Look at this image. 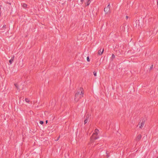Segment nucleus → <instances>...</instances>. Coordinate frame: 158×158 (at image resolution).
I'll return each mask as SVG.
<instances>
[{
  "instance_id": "39448f33",
  "label": "nucleus",
  "mask_w": 158,
  "mask_h": 158,
  "mask_svg": "<svg viewBox=\"0 0 158 158\" xmlns=\"http://www.w3.org/2000/svg\"><path fill=\"white\" fill-rule=\"evenodd\" d=\"M14 56H12L11 59L9 60V62L10 63V64H12L13 61L14 60Z\"/></svg>"
},
{
  "instance_id": "0eeeda50",
  "label": "nucleus",
  "mask_w": 158,
  "mask_h": 158,
  "mask_svg": "<svg viewBox=\"0 0 158 158\" xmlns=\"http://www.w3.org/2000/svg\"><path fill=\"white\" fill-rule=\"evenodd\" d=\"M144 125V122L143 121H142V122L140 123V126L139 127L140 128H142L143 126Z\"/></svg>"
},
{
  "instance_id": "f03ea898",
  "label": "nucleus",
  "mask_w": 158,
  "mask_h": 158,
  "mask_svg": "<svg viewBox=\"0 0 158 158\" xmlns=\"http://www.w3.org/2000/svg\"><path fill=\"white\" fill-rule=\"evenodd\" d=\"M99 138V136L97 135L93 134V135L91 137V140H96L98 139Z\"/></svg>"
},
{
  "instance_id": "5701e85b",
  "label": "nucleus",
  "mask_w": 158,
  "mask_h": 158,
  "mask_svg": "<svg viewBox=\"0 0 158 158\" xmlns=\"http://www.w3.org/2000/svg\"><path fill=\"white\" fill-rule=\"evenodd\" d=\"M59 138H60V137H59L56 140V141L58 140L59 139Z\"/></svg>"
},
{
  "instance_id": "20e7f679",
  "label": "nucleus",
  "mask_w": 158,
  "mask_h": 158,
  "mask_svg": "<svg viewBox=\"0 0 158 158\" xmlns=\"http://www.w3.org/2000/svg\"><path fill=\"white\" fill-rule=\"evenodd\" d=\"M110 10V9L109 8L105 7L104 9V11L106 12V13H107Z\"/></svg>"
},
{
  "instance_id": "dca6fc26",
  "label": "nucleus",
  "mask_w": 158,
  "mask_h": 158,
  "mask_svg": "<svg viewBox=\"0 0 158 158\" xmlns=\"http://www.w3.org/2000/svg\"><path fill=\"white\" fill-rule=\"evenodd\" d=\"M87 60L88 62L90 61V60L89 59V56H87Z\"/></svg>"
},
{
  "instance_id": "aec40b11",
  "label": "nucleus",
  "mask_w": 158,
  "mask_h": 158,
  "mask_svg": "<svg viewBox=\"0 0 158 158\" xmlns=\"http://www.w3.org/2000/svg\"><path fill=\"white\" fill-rule=\"evenodd\" d=\"M128 18V16H126V19H127Z\"/></svg>"
},
{
  "instance_id": "ddd939ff",
  "label": "nucleus",
  "mask_w": 158,
  "mask_h": 158,
  "mask_svg": "<svg viewBox=\"0 0 158 158\" xmlns=\"http://www.w3.org/2000/svg\"><path fill=\"white\" fill-rule=\"evenodd\" d=\"M90 3L89 0L86 3L87 6H89Z\"/></svg>"
},
{
  "instance_id": "1a4fd4ad",
  "label": "nucleus",
  "mask_w": 158,
  "mask_h": 158,
  "mask_svg": "<svg viewBox=\"0 0 158 158\" xmlns=\"http://www.w3.org/2000/svg\"><path fill=\"white\" fill-rule=\"evenodd\" d=\"M115 57V56L114 54H112L111 57L110 58V59L112 60H113V59Z\"/></svg>"
},
{
  "instance_id": "6e6552de",
  "label": "nucleus",
  "mask_w": 158,
  "mask_h": 158,
  "mask_svg": "<svg viewBox=\"0 0 158 158\" xmlns=\"http://www.w3.org/2000/svg\"><path fill=\"white\" fill-rule=\"evenodd\" d=\"M98 132H99V130L98 129H95V130L94 131V133L93 134H94L95 135H98Z\"/></svg>"
},
{
  "instance_id": "4468645a",
  "label": "nucleus",
  "mask_w": 158,
  "mask_h": 158,
  "mask_svg": "<svg viewBox=\"0 0 158 158\" xmlns=\"http://www.w3.org/2000/svg\"><path fill=\"white\" fill-rule=\"evenodd\" d=\"M93 74L95 76H97V73L96 72L94 71L93 72Z\"/></svg>"
},
{
  "instance_id": "2eb2a0df",
  "label": "nucleus",
  "mask_w": 158,
  "mask_h": 158,
  "mask_svg": "<svg viewBox=\"0 0 158 158\" xmlns=\"http://www.w3.org/2000/svg\"><path fill=\"white\" fill-rule=\"evenodd\" d=\"M27 5L26 4H25V3L23 4V7H27Z\"/></svg>"
},
{
  "instance_id": "9d476101",
  "label": "nucleus",
  "mask_w": 158,
  "mask_h": 158,
  "mask_svg": "<svg viewBox=\"0 0 158 158\" xmlns=\"http://www.w3.org/2000/svg\"><path fill=\"white\" fill-rule=\"evenodd\" d=\"M88 121V118H87L86 119H85L84 121V124H85L86 123H87Z\"/></svg>"
},
{
  "instance_id": "f257e3e1",
  "label": "nucleus",
  "mask_w": 158,
  "mask_h": 158,
  "mask_svg": "<svg viewBox=\"0 0 158 158\" xmlns=\"http://www.w3.org/2000/svg\"><path fill=\"white\" fill-rule=\"evenodd\" d=\"M83 89L82 88H80V90H78L75 94L74 100L77 102L80 99L84 96V93L82 91Z\"/></svg>"
},
{
  "instance_id": "a878e982",
  "label": "nucleus",
  "mask_w": 158,
  "mask_h": 158,
  "mask_svg": "<svg viewBox=\"0 0 158 158\" xmlns=\"http://www.w3.org/2000/svg\"><path fill=\"white\" fill-rule=\"evenodd\" d=\"M153 158H157V157L156 156H155V157H154Z\"/></svg>"
},
{
  "instance_id": "423d86ee",
  "label": "nucleus",
  "mask_w": 158,
  "mask_h": 158,
  "mask_svg": "<svg viewBox=\"0 0 158 158\" xmlns=\"http://www.w3.org/2000/svg\"><path fill=\"white\" fill-rule=\"evenodd\" d=\"M103 51H104V49L103 48L102 49V51H101V49L99 50L98 51V54L99 55H101L102 54V53H103Z\"/></svg>"
},
{
  "instance_id": "f3484780",
  "label": "nucleus",
  "mask_w": 158,
  "mask_h": 158,
  "mask_svg": "<svg viewBox=\"0 0 158 158\" xmlns=\"http://www.w3.org/2000/svg\"><path fill=\"white\" fill-rule=\"evenodd\" d=\"M40 123L42 125L44 123V122L43 121H40Z\"/></svg>"
},
{
  "instance_id": "6ab92c4d",
  "label": "nucleus",
  "mask_w": 158,
  "mask_h": 158,
  "mask_svg": "<svg viewBox=\"0 0 158 158\" xmlns=\"http://www.w3.org/2000/svg\"><path fill=\"white\" fill-rule=\"evenodd\" d=\"M110 4H109L106 7V8H109L110 9Z\"/></svg>"
},
{
  "instance_id": "a211bd4d",
  "label": "nucleus",
  "mask_w": 158,
  "mask_h": 158,
  "mask_svg": "<svg viewBox=\"0 0 158 158\" xmlns=\"http://www.w3.org/2000/svg\"><path fill=\"white\" fill-rule=\"evenodd\" d=\"M153 65H152L151 66H150V69H149V70H151L153 68Z\"/></svg>"
},
{
  "instance_id": "b1692460",
  "label": "nucleus",
  "mask_w": 158,
  "mask_h": 158,
  "mask_svg": "<svg viewBox=\"0 0 158 158\" xmlns=\"http://www.w3.org/2000/svg\"><path fill=\"white\" fill-rule=\"evenodd\" d=\"M157 5L158 6V0H157Z\"/></svg>"
},
{
  "instance_id": "9b49d317",
  "label": "nucleus",
  "mask_w": 158,
  "mask_h": 158,
  "mask_svg": "<svg viewBox=\"0 0 158 158\" xmlns=\"http://www.w3.org/2000/svg\"><path fill=\"white\" fill-rule=\"evenodd\" d=\"M25 101H26V102H27V103H29V102H30V101L28 100V99L27 98H26L25 99Z\"/></svg>"
},
{
  "instance_id": "393cba45",
  "label": "nucleus",
  "mask_w": 158,
  "mask_h": 158,
  "mask_svg": "<svg viewBox=\"0 0 158 158\" xmlns=\"http://www.w3.org/2000/svg\"><path fill=\"white\" fill-rule=\"evenodd\" d=\"M48 122V120H46V123H47Z\"/></svg>"
},
{
  "instance_id": "7ed1b4c3",
  "label": "nucleus",
  "mask_w": 158,
  "mask_h": 158,
  "mask_svg": "<svg viewBox=\"0 0 158 158\" xmlns=\"http://www.w3.org/2000/svg\"><path fill=\"white\" fill-rule=\"evenodd\" d=\"M142 137V136L140 134L138 135L136 138V140H139Z\"/></svg>"
},
{
  "instance_id": "4be33fe9",
  "label": "nucleus",
  "mask_w": 158,
  "mask_h": 158,
  "mask_svg": "<svg viewBox=\"0 0 158 158\" xmlns=\"http://www.w3.org/2000/svg\"><path fill=\"white\" fill-rule=\"evenodd\" d=\"M6 27V25H4L3 26V27Z\"/></svg>"
},
{
  "instance_id": "f8f14e48",
  "label": "nucleus",
  "mask_w": 158,
  "mask_h": 158,
  "mask_svg": "<svg viewBox=\"0 0 158 158\" xmlns=\"http://www.w3.org/2000/svg\"><path fill=\"white\" fill-rule=\"evenodd\" d=\"M15 87H16L18 89H19V88L18 87V85L17 84H15Z\"/></svg>"
},
{
  "instance_id": "412c9836",
  "label": "nucleus",
  "mask_w": 158,
  "mask_h": 158,
  "mask_svg": "<svg viewBox=\"0 0 158 158\" xmlns=\"http://www.w3.org/2000/svg\"><path fill=\"white\" fill-rule=\"evenodd\" d=\"M84 0H81V2L82 3L83 2Z\"/></svg>"
}]
</instances>
